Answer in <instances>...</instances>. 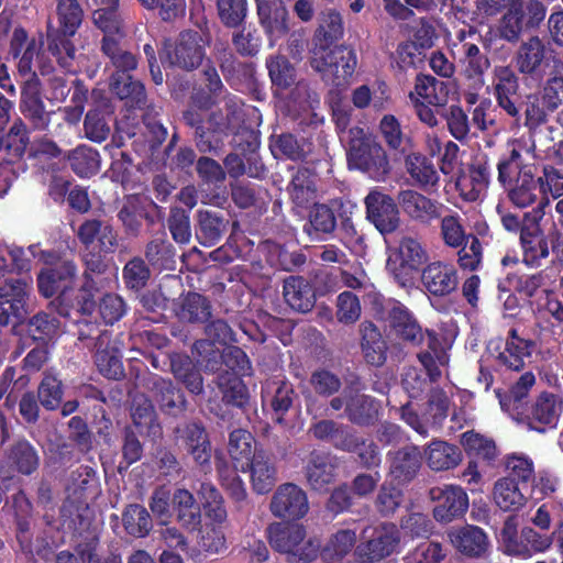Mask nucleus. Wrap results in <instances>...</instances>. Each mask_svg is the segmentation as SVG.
Masks as SVG:
<instances>
[{"mask_svg":"<svg viewBox=\"0 0 563 563\" xmlns=\"http://www.w3.org/2000/svg\"><path fill=\"white\" fill-rule=\"evenodd\" d=\"M256 441L245 429H235L229 434L228 451L233 460L234 468L246 472V464L257 455Z\"/></svg>","mask_w":563,"mask_h":563,"instance_id":"4c0bfd02","label":"nucleus"},{"mask_svg":"<svg viewBox=\"0 0 563 563\" xmlns=\"http://www.w3.org/2000/svg\"><path fill=\"white\" fill-rule=\"evenodd\" d=\"M122 38L123 35H103L100 41V51L115 68L114 73L128 74L136 69L137 58L124 46Z\"/></svg>","mask_w":563,"mask_h":563,"instance_id":"72a5a7b5","label":"nucleus"},{"mask_svg":"<svg viewBox=\"0 0 563 563\" xmlns=\"http://www.w3.org/2000/svg\"><path fill=\"white\" fill-rule=\"evenodd\" d=\"M197 493L206 517L217 525L225 522L228 512L224 499L218 488L209 482H202Z\"/></svg>","mask_w":563,"mask_h":563,"instance_id":"3c124183","label":"nucleus"},{"mask_svg":"<svg viewBox=\"0 0 563 563\" xmlns=\"http://www.w3.org/2000/svg\"><path fill=\"white\" fill-rule=\"evenodd\" d=\"M43 45L44 36L42 33L38 36H32L31 43H29L22 56L18 58L16 67L20 75L30 76L29 79H33L37 78L36 70L42 75L52 70V65L44 57Z\"/></svg>","mask_w":563,"mask_h":563,"instance_id":"c9c22d12","label":"nucleus"},{"mask_svg":"<svg viewBox=\"0 0 563 563\" xmlns=\"http://www.w3.org/2000/svg\"><path fill=\"white\" fill-rule=\"evenodd\" d=\"M405 168L410 178L421 189L433 188L439 183V174L433 163L421 153H410L405 158Z\"/></svg>","mask_w":563,"mask_h":563,"instance_id":"ea45409f","label":"nucleus"},{"mask_svg":"<svg viewBox=\"0 0 563 563\" xmlns=\"http://www.w3.org/2000/svg\"><path fill=\"white\" fill-rule=\"evenodd\" d=\"M490 173L485 164L472 165L466 174L459 177L456 187L461 196L468 201H475L485 191Z\"/></svg>","mask_w":563,"mask_h":563,"instance_id":"a18cd8bd","label":"nucleus"},{"mask_svg":"<svg viewBox=\"0 0 563 563\" xmlns=\"http://www.w3.org/2000/svg\"><path fill=\"white\" fill-rule=\"evenodd\" d=\"M421 285L430 295L444 297L456 290L459 275L456 268L446 262L434 261L423 267Z\"/></svg>","mask_w":563,"mask_h":563,"instance_id":"f3484780","label":"nucleus"},{"mask_svg":"<svg viewBox=\"0 0 563 563\" xmlns=\"http://www.w3.org/2000/svg\"><path fill=\"white\" fill-rule=\"evenodd\" d=\"M439 219L440 238L448 247L459 249L473 235L466 232L463 219L457 213L441 214Z\"/></svg>","mask_w":563,"mask_h":563,"instance_id":"5fc2aeb1","label":"nucleus"},{"mask_svg":"<svg viewBox=\"0 0 563 563\" xmlns=\"http://www.w3.org/2000/svg\"><path fill=\"white\" fill-rule=\"evenodd\" d=\"M172 503L176 511L177 521L187 530L195 531L201 525V511L194 495L185 488L174 492Z\"/></svg>","mask_w":563,"mask_h":563,"instance_id":"a19ab883","label":"nucleus"},{"mask_svg":"<svg viewBox=\"0 0 563 563\" xmlns=\"http://www.w3.org/2000/svg\"><path fill=\"white\" fill-rule=\"evenodd\" d=\"M434 504L433 518L440 523H449L462 518L470 506L467 493L459 485L443 484L429 490Z\"/></svg>","mask_w":563,"mask_h":563,"instance_id":"423d86ee","label":"nucleus"},{"mask_svg":"<svg viewBox=\"0 0 563 563\" xmlns=\"http://www.w3.org/2000/svg\"><path fill=\"white\" fill-rule=\"evenodd\" d=\"M388 321L395 336L412 346L424 342V330L416 317L402 305H395L388 313Z\"/></svg>","mask_w":563,"mask_h":563,"instance_id":"5701e85b","label":"nucleus"},{"mask_svg":"<svg viewBox=\"0 0 563 563\" xmlns=\"http://www.w3.org/2000/svg\"><path fill=\"white\" fill-rule=\"evenodd\" d=\"M412 98L437 109L444 108L449 101L448 85L431 75L419 74L415 80L413 91L409 93V99L412 100Z\"/></svg>","mask_w":563,"mask_h":563,"instance_id":"2f4dec72","label":"nucleus"},{"mask_svg":"<svg viewBox=\"0 0 563 563\" xmlns=\"http://www.w3.org/2000/svg\"><path fill=\"white\" fill-rule=\"evenodd\" d=\"M41 257L49 267L38 273L37 288L44 297L49 298L70 286L77 268L71 261L56 262V255L53 253L42 252Z\"/></svg>","mask_w":563,"mask_h":563,"instance_id":"6e6552de","label":"nucleus"},{"mask_svg":"<svg viewBox=\"0 0 563 563\" xmlns=\"http://www.w3.org/2000/svg\"><path fill=\"white\" fill-rule=\"evenodd\" d=\"M542 195L541 180L539 176H534L532 168H523L508 188V198L518 208H527L534 203L538 206Z\"/></svg>","mask_w":563,"mask_h":563,"instance_id":"bb28decb","label":"nucleus"},{"mask_svg":"<svg viewBox=\"0 0 563 563\" xmlns=\"http://www.w3.org/2000/svg\"><path fill=\"white\" fill-rule=\"evenodd\" d=\"M110 89L130 108L142 109L146 106L144 85L128 74L113 73L110 77Z\"/></svg>","mask_w":563,"mask_h":563,"instance_id":"f704fd0d","label":"nucleus"},{"mask_svg":"<svg viewBox=\"0 0 563 563\" xmlns=\"http://www.w3.org/2000/svg\"><path fill=\"white\" fill-rule=\"evenodd\" d=\"M59 321L55 316L38 312L27 321V332L35 341L46 343L58 333Z\"/></svg>","mask_w":563,"mask_h":563,"instance_id":"774afa93","label":"nucleus"},{"mask_svg":"<svg viewBox=\"0 0 563 563\" xmlns=\"http://www.w3.org/2000/svg\"><path fill=\"white\" fill-rule=\"evenodd\" d=\"M30 143L29 131L22 119L13 121L8 132L0 139V145L15 157H21Z\"/></svg>","mask_w":563,"mask_h":563,"instance_id":"338daca9","label":"nucleus"},{"mask_svg":"<svg viewBox=\"0 0 563 563\" xmlns=\"http://www.w3.org/2000/svg\"><path fill=\"white\" fill-rule=\"evenodd\" d=\"M389 195L372 190L364 199L366 218L382 234L395 232L400 225L398 203Z\"/></svg>","mask_w":563,"mask_h":563,"instance_id":"1a4fd4ad","label":"nucleus"},{"mask_svg":"<svg viewBox=\"0 0 563 563\" xmlns=\"http://www.w3.org/2000/svg\"><path fill=\"white\" fill-rule=\"evenodd\" d=\"M358 391L360 389H344L342 395L330 400V407L335 411L344 409V416L353 424L373 426L378 419L380 405L374 398Z\"/></svg>","mask_w":563,"mask_h":563,"instance_id":"0eeeda50","label":"nucleus"},{"mask_svg":"<svg viewBox=\"0 0 563 563\" xmlns=\"http://www.w3.org/2000/svg\"><path fill=\"white\" fill-rule=\"evenodd\" d=\"M493 342L489 345L490 351L495 355L498 363L508 369L519 372L525 367V360L531 355L532 342H519V344L505 343L503 350L498 345L493 347Z\"/></svg>","mask_w":563,"mask_h":563,"instance_id":"603ef678","label":"nucleus"},{"mask_svg":"<svg viewBox=\"0 0 563 563\" xmlns=\"http://www.w3.org/2000/svg\"><path fill=\"white\" fill-rule=\"evenodd\" d=\"M71 169L80 177H88L99 170V154L96 150L80 145L67 154Z\"/></svg>","mask_w":563,"mask_h":563,"instance_id":"0e129e2a","label":"nucleus"},{"mask_svg":"<svg viewBox=\"0 0 563 563\" xmlns=\"http://www.w3.org/2000/svg\"><path fill=\"white\" fill-rule=\"evenodd\" d=\"M400 542V532L395 523H383L374 530L372 538L357 547L360 559L369 563L379 562L395 552Z\"/></svg>","mask_w":563,"mask_h":563,"instance_id":"2eb2a0df","label":"nucleus"},{"mask_svg":"<svg viewBox=\"0 0 563 563\" xmlns=\"http://www.w3.org/2000/svg\"><path fill=\"white\" fill-rule=\"evenodd\" d=\"M258 22L266 35L271 38V46L275 37H282L289 31V13L282 1H275L256 8Z\"/></svg>","mask_w":563,"mask_h":563,"instance_id":"473e14b6","label":"nucleus"},{"mask_svg":"<svg viewBox=\"0 0 563 563\" xmlns=\"http://www.w3.org/2000/svg\"><path fill=\"white\" fill-rule=\"evenodd\" d=\"M548 48L543 38L531 35L522 41L514 54V64L517 71L533 77L547 59Z\"/></svg>","mask_w":563,"mask_h":563,"instance_id":"412c9836","label":"nucleus"},{"mask_svg":"<svg viewBox=\"0 0 563 563\" xmlns=\"http://www.w3.org/2000/svg\"><path fill=\"white\" fill-rule=\"evenodd\" d=\"M20 111L34 130L44 131L48 128L54 111L45 109L38 78L25 80L21 91Z\"/></svg>","mask_w":563,"mask_h":563,"instance_id":"ddd939ff","label":"nucleus"},{"mask_svg":"<svg viewBox=\"0 0 563 563\" xmlns=\"http://www.w3.org/2000/svg\"><path fill=\"white\" fill-rule=\"evenodd\" d=\"M397 203L402 212L411 220L430 224L433 220L441 218L444 206L415 189H402L396 197Z\"/></svg>","mask_w":563,"mask_h":563,"instance_id":"f8f14e48","label":"nucleus"},{"mask_svg":"<svg viewBox=\"0 0 563 563\" xmlns=\"http://www.w3.org/2000/svg\"><path fill=\"white\" fill-rule=\"evenodd\" d=\"M349 134V166L366 173L376 181H384L391 170L384 147L362 128H351Z\"/></svg>","mask_w":563,"mask_h":563,"instance_id":"f03ea898","label":"nucleus"},{"mask_svg":"<svg viewBox=\"0 0 563 563\" xmlns=\"http://www.w3.org/2000/svg\"><path fill=\"white\" fill-rule=\"evenodd\" d=\"M461 443L468 455L483 460L487 464L494 462L497 456L495 442L474 431L464 432Z\"/></svg>","mask_w":563,"mask_h":563,"instance_id":"052dcab7","label":"nucleus"},{"mask_svg":"<svg viewBox=\"0 0 563 563\" xmlns=\"http://www.w3.org/2000/svg\"><path fill=\"white\" fill-rule=\"evenodd\" d=\"M224 346L206 339H198L192 345V355L207 371L216 372L222 365Z\"/></svg>","mask_w":563,"mask_h":563,"instance_id":"69168bd1","label":"nucleus"},{"mask_svg":"<svg viewBox=\"0 0 563 563\" xmlns=\"http://www.w3.org/2000/svg\"><path fill=\"white\" fill-rule=\"evenodd\" d=\"M343 33L344 29L341 14L332 8L325 9L319 14L318 26L312 36L311 48H329L342 38Z\"/></svg>","mask_w":563,"mask_h":563,"instance_id":"7c9ffc66","label":"nucleus"},{"mask_svg":"<svg viewBox=\"0 0 563 563\" xmlns=\"http://www.w3.org/2000/svg\"><path fill=\"white\" fill-rule=\"evenodd\" d=\"M427 350L418 353L417 357L426 369L429 384L438 383L441 377V371L438 365H446L449 363L448 351L451 349V342L433 330H424V342Z\"/></svg>","mask_w":563,"mask_h":563,"instance_id":"dca6fc26","label":"nucleus"},{"mask_svg":"<svg viewBox=\"0 0 563 563\" xmlns=\"http://www.w3.org/2000/svg\"><path fill=\"white\" fill-rule=\"evenodd\" d=\"M530 389H494L503 411L523 421L529 406Z\"/></svg>","mask_w":563,"mask_h":563,"instance_id":"4d7b16f0","label":"nucleus"},{"mask_svg":"<svg viewBox=\"0 0 563 563\" xmlns=\"http://www.w3.org/2000/svg\"><path fill=\"white\" fill-rule=\"evenodd\" d=\"M122 522L126 533L135 538L147 536L153 527L150 512L139 504H132L125 508Z\"/></svg>","mask_w":563,"mask_h":563,"instance_id":"6e6d98bb","label":"nucleus"},{"mask_svg":"<svg viewBox=\"0 0 563 563\" xmlns=\"http://www.w3.org/2000/svg\"><path fill=\"white\" fill-rule=\"evenodd\" d=\"M77 238L86 249L95 242L99 252L113 253L118 246V234L112 225L99 219L85 220L77 230Z\"/></svg>","mask_w":563,"mask_h":563,"instance_id":"b1692460","label":"nucleus"},{"mask_svg":"<svg viewBox=\"0 0 563 563\" xmlns=\"http://www.w3.org/2000/svg\"><path fill=\"white\" fill-rule=\"evenodd\" d=\"M175 312L183 322L201 324L212 317V305L206 296L188 291L179 298Z\"/></svg>","mask_w":563,"mask_h":563,"instance_id":"c85d7f7f","label":"nucleus"},{"mask_svg":"<svg viewBox=\"0 0 563 563\" xmlns=\"http://www.w3.org/2000/svg\"><path fill=\"white\" fill-rule=\"evenodd\" d=\"M66 493L59 511L64 522L74 528H84L90 525L92 511L89 500L96 499L100 493L96 470L91 466L80 465L71 473Z\"/></svg>","mask_w":563,"mask_h":563,"instance_id":"f257e3e1","label":"nucleus"},{"mask_svg":"<svg viewBox=\"0 0 563 563\" xmlns=\"http://www.w3.org/2000/svg\"><path fill=\"white\" fill-rule=\"evenodd\" d=\"M361 346L366 361L372 365H382L386 360L387 345L376 324L363 321L360 324Z\"/></svg>","mask_w":563,"mask_h":563,"instance_id":"79ce46f5","label":"nucleus"},{"mask_svg":"<svg viewBox=\"0 0 563 563\" xmlns=\"http://www.w3.org/2000/svg\"><path fill=\"white\" fill-rule=\"evenodd\" d=\"M389 472L393 482L406 485L413 481L422 465V454L417 445H406L388 452Z\"/></svg>","mask_w":563,"mask_h":563,"instance_id":"6ab92c4d","label":"nucleus"},{"mask_svg":"<svg viewBox=\"0 0 563 563\" xmlns=\"http://www.w3.org/2000/svg\"><path fill=\"white\" fill-rule=\"evenodd\" d=\"M186 451L205 473L211 470L212 445L209 434L201 422H188L177 428Z\"/></svg>","mask_w":563,"mask_h":563,"instance_id":"4468645a","label":"nucleus"},{"mask_svg":"<svg viewBox=\"0 0 563 563\" xmlns=\"http://www.w3.org/2000/svg\"><path fill=\"white\" fill-rule=\"evenodd\" d=\"M461 461L462 451L455 444L435 440L428 446L427 462L429 467L433 471L454 468Z\"/></svg>","mask_w":563,"mask_h":563,"instance_id":"49530a36","label":"nucleus"},{"mask_svg":"<svg viewBox=\"0 0 563 563\" xmlns=\"http://www.w3.org/2000/svg\"><path fill=\"white\" fill-rule=\"evenodd\" d=\"M216 470L221 486L228 495L236 503L244 501L247 497L245 484L236 474L238 470H232L222 453L214 454Z\"/></svg>","mask_w":563,"mask_h":563,"instance_id":"8fccbe9b","label":"nucleus"},{"mask_svg":"<svg viewBox=\"0 0 563 563\" xmlns=\"http://www.w3.org/2000/svg\"><path fill=\"white\" fill-rule=\"evenodd\" d=\"M527 488L511 478H499L494 486L495 504L504 511H518L527 503Z\"/></svg>","mask_w":563,"mask_h":563,"instance_id":"58836bf2","label":"nucleus"},{"mask_svg":"<svg viewBox=\"0 0 563 563\" xmlns=\"http://www.w3.org/2000/svg\"><path fill=\"white\" fill-rule=\"evenodd\" d=\"M4 463L10 471L31 476L38 471L41 457L37 449L29 440L21 438L7 449Z\"/></svg>","mask_w":563,"mask_h":563,"instance_id":"4be33fe9","label":"nucleus"},{"mask_svg":"<svg viewBox=\"0 0 563 563\" xmlns=\"http://www.w3.org/2000/svg\"><path fill=\"white\" fill-rule=\"evenodd\" d=\"M309 64L323 82L335 88H345L355 73L357 57L355 51L345 45L319 47L310 49Z\"/></svg>","mask_w":563,"mask_h":563,"instance_id":"7ed1b4c3","label":"nucleus"},{"mask_svg":"<svg viewBox=\"0 0 563 563\" xmlns=\"http://www.w3.org/2000/svg\"><path fill=\"white\" fill-rule=\"evenodd\" d=\"M283 295L287 305L295 311L307 313L316 305L317 291L301 276H290L285 279Z\"/></svg>","mask_w":563,"mask_h":563,"instance_id":"cd10ccee","label":"nucleus"},{"mask_svg":"<svg viewBox=\"0 0 563 563\" xmlns=\"http://www.w3.org/2000/svg\"><path fill=\"white\" fill-rule=\"evenodd\" d=\"M196 236L205 246L217 245L230 224L224 212L211 209H199L196 213Z\"/></svg>","mask_w":563,"mask_h":563,"instance_id":"a878e982","label":"nucleus"},{"mask_svg":"<svg viewBox=\"0 0 563 563\" xmlns=\"http://www.w3.org/2000/svg\"><path fill=\"white\" fill-rule=\"evenodd\" d=\"M31 278H0V307H8L12 316L22 320L30 311Z\"/></svg>","mask_w":563,"mask_h":563,"instance_id":"a211bd4d","label":"nucleus"},{"mask_svg":"<svg viewBox=\"0 0 563 563\" xmlns=\"http://www.w3.org/2000/svg\"><path fill=\"white\" fill-rule=\"evenodd\" d=\"M450 398L444 389H430L422 416L434 428H441L448 417Z\"/></svg>","mask_w":563,"mask_h":563,"instance_id":"680f3d73","label":"nucleus"},{"mask_svg":"<svg viewBox=\"0 0 563 563\" xmlns=\"http://www.w3.org/2000/svg\"><path fill=\"white\" fill-rule=\"evenodd\" d=\"M562 409L563 401L556 395L543 390L534 402L528 406L523 421L531 430L543 433L556 427Z\"/></svg>","mask_w":563,"mask_h":563,"instance_id":"9b49d317","label":"nucleus"},{"mask_svg":"<svg viewBox=\"0 0 563 563\" xmlns=\"http://www.w3.org/2000/svg\"><path fill=\"white\" fill-rule=\"evenodd\" d=\"M56 13L64 35H74L84 19V10L78 0H56Z\"/></svg>","mask_w":563,"mask_h":563,"instance_id":"13d9d810","label":"nucleus"},{"mask_svg":"<svg viewBox=\"0 0 563 563\" xmlns=\"http://www.w3.org/2000/svg\"><path fill=\"white\" fill-rule=\"evenodd\" d=\"M453 545L462 554L478 558L488 547V538L477 526L466 525L450 534Z\"/></svg>","mask_w":563,"mask_h":563,"instance_id":"e433bc0d","label":"nucleus"},{"mask_svg":"<svg viewBox=\"0 0 563 563\" xmlns=\"http://www.w3.org/2000/svg\"><path fill=\"white\" fill-rule=\"evenodd\" d=\"M132 391L134 389H129V396L132 398L131 417L133 424L131 427L137 429L139 433H145L150 438H161L163 433L162 426L157 420L152 400L144 394H133Z\"/></svg>","mask_w":563,"mask_h":563,"instance_id":"393cba45","label":"nucleus"},{"mask_svg":"<svg viewBox=\"0 0 563 563\" xmlns=\"http://www.w3.org/2000/svg\"><path fill=\"white\" fill-rule=\"evenodd\" d=\"M541 180V188L543 191L542 199L536 206L531 216L538 220L542 219L545 214V208L550 206V197L558 199L563 196V173L551 165H545L542 168V175L539 176Z\"/></svg>","mask_w":563,"mask_h":563,"instance_id":"37998d69","label":"nucleus"},{"mask_svg":"<svg viewBox=\"0 0 563 563\" xmlns=\"http://www.w3.org/2000/svg\"><path fill=\"white\" fill-rule=\"evenodd\" d=\"M267 532L272 548L286 554L289 563H310L317 559L320 543L306 538L302 525L275 522L268 527Z\"/></svg>","mask_w":563,"mask_h":563,"instance_id":"20e7f679","label":"nucleus"},{"mask_svg":"<svg viewBox=\"0 0 563 563\" xmlns=\"http://www.w3.org/2000/svg\"><path fill=\"white\" fill-rule=\"evenodd\" d=\"M292 201L300 207L312 202L316 198L314 177L307 168H299L288 187Z\"/></svg>","mask_w":563,"mask_h":563,"instance_id":"bf43d9fd","label":"nucleus"},{"mask_svg":"<svg viewBox=\"0 0 563 563\" xmlns=\"http://www.w3.org/2000/svg\"><path fill=\"white\" fill-rule=\"evenodd\" d=\"M251 474L252 488L256 494L269 493L277 482V470L272 457L263 450L257 452L247 464Z\"/></svg>","mask_w":563,"mask_h":563,"instance_id":"c756f323","label":"nucleus"},{"mask_svg":"<svg viewBox=\"0 0 563 563\" xmlns=\"http://www.w3.org/2000/svg\"><path fill=\"white\" fill-rule=\"evenodd\" d=\"M121 347L120 340L113 338L112 333H104L98 338L95 363L100 374L109 379H119L123 376Z\"/></svg>","mask_w":563,"mask_h":563,"instance_id":"aec40b11","label":"nucleus"},{"mask_svg":"<svg viewBox=\"0 0 563 563\" xmlns=\"http://www.w3.org/2000/svg\"><path fill=\"white\" fill-rule=\"evenodd\" d=\"M308 510L307 494L296 484H282L273 495L271 511L277 518L298 520L305 517Z\"/></svg>","mask_w":563,"mask_h":563,"instance_id":"9d476101","label":"nucleus"},{"mask_svg":"<svg viewBox=\"0 0 563 563\" xmlns=\"http://www.w3.org/2000/svg\"><path fill=\"white\" fill-rule=\"evenodd\" d=\"M306 477L314 490H325L334 481L335 466L324 453L312 452L306 465Z\"/></svg>","mask_w":563,"mask_h":563,"instance_id":"c03bdc74","label":"nucleus"},{"mask_svg":"<svg viewBox=\"0 0 563 563\" xmlns=\"http://www.w3.org/2000/svg\"><path fill=\"white\" fill-rule=\"evenodd\" d=\"M244 121L241 106L232 100L227 101L224 109L211 112L208 124L214 132L238 134Z\"/></svg>","mask_w":563,"mask_h":563,"instance_id":"de8ad7c7","label":"nucleus"},{"mask_svg":"<svg viewBox=\"0 0 563 563\" xmlns=\"http://www.w3.org/2000/svg\"><path fill=\"white\" fill-rule=\"evenodd\" d=\"M145 258L154 269L173 271L176 252L173 244L163 235L152 239L145 247Z\"/></svg>","mask_w":563,"mask_h":563,"instance_id":"09e8293b","label":"nucleus"},{"mask_svg":"<svg viewBox=\"0 0 563 563\" xmlns=\"http://www.w3.org/2000/svg\"><path fill=\"white\" fill-rule=\"evenodd\" d=\"M217 14L223 26L238 29L249 14L247 0H217Z\"/></svg>","mask_w":563,"mask_h":563,"instance_id":"e2e57ef3","label":"nucleus"},{"mask_svg":"<svg viewBox=\"0 0 563 563\" xmlns=\"http://www.w3.org/2000/svg\"><path fill=\"white\" fill-rule=\"evenodd\" d=\"M266 68L273 86L278 90H287L296 82L297 71L289 59L280 54L266 59Z\"/></svg>","mask_w":563,"mask_h":563,"instance_id":"864d4df0","label":"nucleus"},{"mask_svg":"<svg viewBox=\"0 0 563 563\" xmlns=\"http://www.w3.org/2000/svg\"><path fill=\"white\" fill-rule=\"evenodd\" d=\"M201 42L202 38L198 32L183 31L173 42H165L161 59L170 67L186 71L197 69L206 54Z\"/></svg>","mask_w":563,"mask_h":563,"instance_id":"39448f33","label":"nucleus"}]
</instances>
